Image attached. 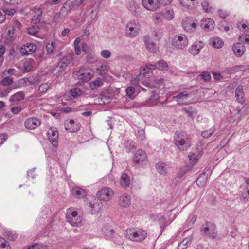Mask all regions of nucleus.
Segmentation results:
<instances>
[{
	"instance_id": "nucleus-1",
	"label": "nucleus",
	"mask_w": 249,
	"mask_h": 249,
	"mask_svg": "<svg viewBox=\"0 0 249 249\" xmlns=\"http://www.w3.org/2000/svg\"><path fill=\"white\" fill-rule=\"evenodd\" d=\"M175 143L178 148L182 151H187L191 145L188 136L184 132L177 134L175 138Z\"/></svg>"
},
{
	"instance_id": "nucleus-2",
	"label": "nucleus",
	"mask_w": 249,
	"mask_h": 249,
	"mask_svg": "<svg viewBox=\"0 0 249 249\" xmlns=\"http://www.w3.org/2000/svg\"><path fill=\"white\" fill-rule=\"evenodd\" d=\"M72 59L71 54H68L63 57L53 70V73L55 75H61L67 69Z\"/></svg>"
},
{
	"instance_id": "nucleus-3",
	"label": "nucleus",
	"mask_w": 249,
	"mask_h": 249,
	"mask_svg": "<svg viewBox=\"0 0 249 249\" xmlns=\"http://www.w3.org/2000/svg\"><path fill=\"white\" fill-rule=\"evenodd\" d=\"M200 232L203 236H208L212 239H214L217 234L216 226L213 223L207 222L201 226Z\"/></svg>"
},
{
	"instance_id": "nucleus-4",
	"label": "nucleus",
	"mask_w": 249,
	"mask_h": 249,
	"mask_svg": "<svg viewBox=\"0 0 249 249\" xmlns=\"http://www.w3.org/2000/svg\"><path fill=\"white\" fill-rule=\"evenodd\" d=\"M147 235V233L143 231H136L134 229H127L125 233L126 238L136 242H140L144 240Z\"/></svg>"
},
{
	"instance_id": "nucleus-5",
	"label": "nucleus",
	"mask_w": 249,
	"mask_h": 249,
	"mask_svg": "<svg viewBox=\"0 0 249 249\" xmlns=\"http://www.w3.org/2000/svg\"><path fill=\"white\" fill-rule=\"evenodd\" d=\"M93 74L89 69L82 68L78 71L73 72V76L77 78L81 82H87L89 81L92 76Z\"/></svg>"
},
{
	"instance_id": "nucleus-6",
	"label": "nucleus",
	"mask_w": 249,
	"mask_h": 249,
	"mask_svg": "<svg viewBox=\"0 0 249 249\" xmlns=\"http://www.w3.org/2000/svg\"><path fill=\"white\" fill-rule=\"evenodd\" d=\"M78 213L76 211L71 210H67L66 218L67 221L73 227H79L81 225V219L78 216Z\"/></svg>"
},
{
	"instance_id": "nucleus-7",
	"label": "nucleus",
	"mask_w": 249,
	"mask_h": 249,
	"mask_svg": "<svg viewBox=\"0 0 249 249\" xmlns=\"http://www.w3.org/2000/svg\"><path fill=\"white\" fill-rule=\"evenodd\" d=\"M140 25L135 21L128 22L126 26L125 34L129 38H133L138 34Z\"/></svg>"
},
{
	"instance_id": "nucleus-8",
	"label": "nucleus",
	"mask_w": 249,
	"mask_h": 249,
	"mask_svg": "<svg viewBox=\"0 0 249 249\" xmlns=\"http://www.w3.org/2000/svg\"><path fill=\"white\" fill-rule=\"evenodd\" d=\"M188 43L187 37L183 34L178 35L173 38L172 44L177 49H183L185 48Z\"/></svg>"
},
{
	"instance_id": "nucleus-9",
	"label": "nucleus",
	"mask_w": 249,
	"mask_h": 249,
	"mask_svg": "<svg viewBox=\"0 0 249 249\" xmlns=\"http://www.w3.org/2000/svg\"><path fill=\"white\" fill-rule=\"evenodd\" d=\"M113 195V190L109 187H104L97 193V196L102 200L107 201L111 199Z\"/></svg>"
},
{
	"instance_id": "nucleus-10",
	"label": "nucleus",
	"mask_w": 249,
	"mask_h": 249,
	"mask_svg": "<svg viewBox=\"0 0 249 249\" xmlns=\"http://www.w3.org/2000/svg\"><path fill=\"white\" fill-rule=\"evenodd\" d=\"M41 124V121L39 119L36 117L29 118L26 119L24 122L25 127L28 129L33 130Z\"/></svg>"
},
{
	"instance_id": "nucleus-11",
	"label": "nucleus",
	"mask_w": 249,
	"mask_h": 249,
	"mask_svg": "<svg viewBox=\"0 0 249 249\" xmlns=\"http://www.w3.org/2000/svg\"><path fill=\"white\" fill-rule=\"evenodd\" d=\"M147 160V155L142 149L137 150L133 157V162L136 164H141L146 161Z\"/></svg>"
},
{
	"instance_id": "nucleus-12",
	"label": "nucleus",
	"mask_w": 249,
	"mask_h": 249,
	"mask_svg": "<svg viewBox=\"0 0 249 249\" xmlns=\"http://www.w3.org/2000/svg\"><path fill=\"white\" fill-rule=\"evenodd\" d=\"M36 50V46L33 43H27L21 47L20 52L23 55H29L34 53Z\"/></svg>"
},
{
	"instance_id": "nucleus-13",
	"label": "nucleus",
	"mask_w": 249,
	"mask_h": 249,
	"mask_svg": "<svg viewBox=\"0 0 249 249\" xmlns=\"http://www.w3.org/2000/svg\"><path fill=\"white\" fill-rule=\"evenodd\" d=\"M192 93L195 95L196 93V91H194L190 93H187L186 91H183L179 93L177 95L174 96L173 98L174 99H176L178 105H180L186 102L188 96L191 95Z\"/></svg>"
},
{
	"instance_id": "nucleus-14",
	"label": "nucleus",
	"mask_w": 249,
	"mask_h": 249,
	"mask_svg": "<svg viewBox=\"0 0 249 249\" xmlns=\"http://www.w3.org/2000/svg\"><path fill=\"white\" fill-rule=\"evenodd\" d=\"M118 203L122 207H128L131 204L130 196L126 193L123 194L119 196Z\"/></svg>"
},
{
	"instance_id": "nucleus-15",
	"label": "nucleus",
	"mask_w": 249,
	"mask_h": 249,
	"mask_svg": "<svg viewBox=\"0 0 249 249\" xmlns=\"http://www.w3.org/2000/svg\"><path fill=\"white\" fill-rule=\"evenodd\" d=\"M204 45L201 41L195 42L189 49V52L194 56L199 54L200 50L203 48Z\"/></svg>"
},
{
	"instance_id": "nucleus-16",
	"label": "nucleus",
	"mask_w": 249,
	"mask_h": 249,
	"mask_svg": "<svg viewBox=\"0 0 249 249\" xmlns=\"http://www.w3.org/2000/svg\"><path fill=\"white\" fill-rule=\"evenodd\" d=\"M71 192L72 195L77 198H82L86 196V191L85 190L78 186L72 187L71 190Z\"/></svg>"
},
{
	"instance_id": "nucleus-17",
	"label": "nucleus",
	"mask_w": 249,
	"mask_h": 249,
	"mask_svg": "<svg viewBox=\"0 0 249 249\" xmlns=\"http://www.w3.org/2000/svg\"><path fill=\"white\" fill-rule=\"evenodd\" d=\"M25 95L23 92H18L13 95L10 97L9 101L11 103L10 105L18 104L19 102L24 99Z\"/></svg>"
},
{
	"instance_id": "nucleus-18",
	"label": "nucleus",
	"mask_w": 249,
	"mask_h": 249,
	"mask_svg": "<svg viewBox=\"0 0 249 249\" xmlns=\"http://www.w3.org/2000/svg\"><path fill=\"white\" fill-rule=\"evenodd\" d=\"M232 50L236 56H241L244 54L246 49L242 43L238 42L233 45Z\"/></svg>"
},
{
	"instance_id": "nucleus-19",
	"label": "nucleus",
	"mask_w": 249,
	"mask_h": 249,
	"mask_svg": "<svg viewBox=\"0 0 249 249\" xmlns=\"http://www.w3.org/2000/svg\"><path fill=\"white\" fill-rule=\"evenodd\" d=\"M200 26L203 29L209 31L213 29L214 22L210 18H205L202 20Z\"/></svg>"
},
{
	"instance_id": "nucleus-20",
	"label": "nucleus",
	"mask_w": 249,
	"mask_h": 249,
	"mask_svg": "<svg viewBox=\"0 0 249 249\" xmlns=\"http://www.w3.org/2000/svg\"><path fill=\"white\" fill-rule=\"evenodd\" d=\"M102 206V203L99 200H96V201L93 203H89V207L90 209V213L92 214L98 213L101 211Z\"/></svg>"
},
{
	"instance_id": "nucleus-21",
	"label": "nucleus",
	"mask_w": 249,
	"mask_h": 249,
	"mask_svg": "<svg viewBox=\"0 0 249 249\" xmlns=\"http://www.w3.org/2000/svg\"><path fill=\"white\" fill-rule=\"evenodd\" d=\"M33 18L32 20L33 24H37L40 23V18L42 15V10L40 8H34L33 10Z\"/></svg>"
},
{
	"instance_id": "nucleus-22",
	"label": "nucleus",
	"mask_w": 249,
	"mask_h": 249,
	"mask_svg": "<svg viewBox=\"0 0 249 249\" xmlns=\"http://www.w3.org/2000/svg\"><path fill=\"white\" fill-rule=\"evenodd\" d=\"M144 43L146 48L151 52L155 53L157 51V47L154 42L150 38L149 36L144 37Z\"/></svg>"
},
{
	"instance_id": "nucleus-23",
	"label": "nucleus",
	"mask_w": 249,
	"mask_h": 249,
	"mask_svg": "<svg viewBox=\"0 0 249 249\" xmlns=\"http://www.w3.org/2000/svg\"><path fill=\"white\" fill-rule=\"evenodd\" d=\"M120 183L121 186L124 188H127L129 187L130 185V179L128 174L124 173L122 175Z\"/></svg>"
},
{
	"instance_id": "nucleus-24",
	"label": "nucleus",
	"mask_w": 249,
	"mask_h": 249,
	"mask_svg": "<svg viewBox=\"0 0 249 249\" xmlns=\"http://www.w3.org/2000/svg\"><path fill=\"white\" fill-rule=\"evenodd\" d=\"M235 96L239 103H243L244 99V92L242 86H238L235 90Z\"/></svg>"
},
{
	"instance_id": "nucleus-25",
	"label": "nucleus",
	"mask_w": 249,
	"mask_h": 249,
	"mask_svg": "<svg viewBox=\"0 0 249 249\" xmlns=\"http://www.w3.org/2000/svg\"><path fill=\"white\" fill-rule=\"evenodd\" d=\"M102 232L107 238L113 237L114 230L109 225H106L102 228Z\"/></svg>"
},
{
	"instance_id": "nucleus-26",
	"label": "nucleus",
	"mask_w": 249,
	"mask_h": 249,
	"mask_svg": "<svg viewBox=\"0 0 249 249\" xmlns=\"http://www.w3.org/2000/svg\"><path fill=\"white\" fill-rule=\"evenodd\" d=\"M75 4L76 1L74 0H67V2L65 3L61 10L63 11V9H65L66 10V12L69 13L72 8L76 7Z\"/></svg>"
},
{
	"instance_id": "nucleus-27",
	"label": "nucleus",
	"mask_w": 249,
	"mask_h": 249,
	"mask_svg": "<svg viewBox=\"0 0 249 249\" xmlns=\"http://www.w3.org/2000/svg\"><path fill=\"white\" fill-rule=\"evenodd\" d=\"M208 179L207 175L206 172H203L197 179V184L200 187L203 186L207 182Z\"/></svg>"
},
{
	"instance_id": "nucleus-28",
	"label": "nucleus",
	"mask_w": 249,
	"mask_h": 249,
	"mask_svg": "<svg viewBox=\"0 0 249 249\" xmlns=\"http://www.w3.org/2000/svg\"><path fill=\"white\" fill-rule=\"evenodd\" d=\"M109 69V68L107 65L102 64L97 68L96 72L100 75H104L108 71Z\"/></svg>"
},
{
	"instance_id": "nucleus-29",
	"label": "nucleus",
	"mask_w": 249,
	"mask_h": 249,
	"mask_svg": "<svg viewBox=\"0 0 249 249\" xmlns=\"http://www.w3.org/2000/svg\"><path fill=\"white\" fill-rule=\"evenodd\" d=\"M154 23L156 24H159L162 22V19L164 17V14L162 12H157L154 15Z\"/></svg>"
},
{
	"instance_id": "nucleus-30",
	"label": "nucleus",
	"mask_w": 249,
	"mask_h": 249,
	"mask_svg": "<svg viewBox=\"0 0 249 249\" xmlns=\"http://www.w3.org/2000/svg\"><path fill=\"white\" fill-rule=\"evenodd\" d=\"M156 169L158 171H167L169 170V166L165 163L159 162L155 164Z\"/></svg>"
},
{
	"instance_id": "nucleus-31",
	"label": "nucleus",
	"mask_w": 249,
	"mask_h": 249,
	"mask_svg": "<svg viewBox=\"0 0 249 249\" xmlns=\"http://www.w3.org/2000/svg\"><path fill=\"white\" fill-rule=\"evenodd\" d=\"M3 78L1 81V84L4 86H8L11 85L14 82L13 78L10 76H4Z\"/></svg>"
},
{
	"instance_id": "nucleus-32",
	"label": "nucleus",
	"mask_w": 249,
	"mask_h": 249,
	"mask_svg": "<svg viewBox=\"0 0 249 249\" xmlns=\"http://www.w3.org/2000/svg\"><path fill=\"white\" fill-rule=\"evenodd\" d=\"M139 6L135 2H131L130 4V10L135 16H138L139 13Z\"/></svg>"
},
{
	"instance_id": "nucleus-33",
	"label": "nucleus",
	"mask_w": 249,
	"mask_h": 249,
	"mask_svg": "<svg viewBox=\"0 0 249 249\" xmlns=\"http://www.w3.org/2000/svg\"><path fill=\"white\" fill-rule=\"evenodd\" d=\"M103 85V82L100 78L92 81L90 83V87L92 89H95Z\"/></svg>"
},
{
	"instance_id": "nucleus-34",
	"label": "nucleus",
	"mask_w": 249,
	"mask_h": 249,
	"mask_svg": "<svg viewBox=\"0 0 249 249\" xmlns=\"http://www.w3.org/2000/svg\"><path fill=\"white\" fill-rule=\"evenodd\" d=\"M212 44L214 48H220L222 47L223 43L220 38L215 37L213 39Z\"/></svg>"
},
{
	"instance_id": "nucleus-35",
	"label": "nucleus",
	"mask_w": 249,
	"mask_h": 249,
	"mask_svg": "<svg viewBox=\"0 0 249 249\" xmlns=\"http://www.w3.org/2000/svg\"><path fill=\"white\" fill-rule=\"evenodd\" d=\"M1 10L4 13L5 17L6 16H12L16 13V10L14 8H8L3 7L1 8Z\"/></svg>"
},
{
	"instance_id": "nucleus-36",
	"label": "nucleus",
	"mask_w": 249,
	"mask_h": 249,
	"mask_svg": "<svg viewBox=\"0 0 249 249\" xmlns=\"http://www.w3.org/2000/svg\"><path fill=\"white\" fill-rule=\"evenodd\" d=\"M155 67L161 70H164L168 68V65L165 61L161 60L156 63Z\"/></svg>"
},
{
	"instance_id": "nucleus-37",
	"label": "nucleus",
	"mask_w": 249,
	"mask_h": 249,
	"mask_svg": "<svg viewBox=\"0 0 249 249\" xmlns=\"http://www.w3.org/2000/svg\"><path fill=\"white\" fill-rule=\"evenodd\" d=\"M4 236L7 239L11 240H14L17 237V235L13 231L9 230L5 231Z\"/></svg>"
},
{
	"instance_id": "nucleus-38",
	"label": "nucleus",
	"mask_w": 249,
	"mask_h": 249,
	"mask_svg": "<svg viewBox=\"0 0 249 249\" xmlns=\"http://www.w3.org/2000/svg\"><path fill=\"white\" fill-rule=\"evenodd\" d=\"M6 37L7 38H12L14 34V28L13 26H9L6 28Z\"/></svg>"
},
{
	"instance_id": "nucleus-39",
	"label": "nucleus",
	"mask_w": 249,
	"mask_h": 249,
	"mask_svg": "<svg viewBox=\"0 0 249 249\" xmlns=\"http://www.w3.org/2000/svg\"><path fill=\"white\" fill-rule=\"evenodd\" d=\"M39 28L37 25H34L28 29V33L32 35H36L38 33Z\"/></svg>"
},
{
	"instance_id": "nucleus-40",
	"label": "nucleus",
	"mask_w": 249,
	"mask_h": 249,
	"mask_svg": "<svg viewBox=\"0 0 249 249\" xmlns=\"http://www.w3.org/2000/svg\"><path fill=\"white\" fill-rule=\"evenodd\" d=\"M214 131V128H211L209 130L202 131L201 132V135L204 138H208L213 134Z\"/></svg>"
},
{
	"instance_id": "nucleus-41",
	"label": "nucleus",
	"mask_w": 249,
	"mask_h": 249,
	"mask_svg": "<svg viewBox=\"0 0 249 249\" xmlns=\"http://www.w3.org/2000/svg\"><path fill=\"white\" fill-rule=\"evenodd\" d=\"M188 157L190 162V164H191V166H193L198 160L196 155H195L193 153H190L188 154Z\"/></svg>"
},
{
	"instance_id": "nucleus-42",
	"label": "nucleus",
	"mask_w": 249,
	"mask_h": 249,
	"mask_svg": "<svg viewBox=\"0 0 249 249\" xmlns=\"http://www.w3.org/2000/svg\"><path fill=\"white\" fill-rule=\"evenodd\" d=\"M203 9L207 13H211L213 11V8L210 6L209 3L207 1H203L202 3Z\"/></svg>"
},
{
	"instance_id": "nucleus-43",
	"label": "nucleus",
	"mask_w": 249,
	"mask_h": 249,
	"mask_svg": "<svg viewBox=\"0 0 249 249\" xmlns=\"http://www.w3.org/2000/svg\"><path fill=\"white\" fill-rule=\"evenodd\" d=\"M0 249H10L8 243L1 238H0Z\"/></svg>"
},
{
	"instance_id": "nucleus-44",
	"label": "nucleus",
	"mask_w": 249,
	"mask_h": 249,
	"mask_svg": "<svg viewBox=\"0 0 249 249\" xmlns=\"http://www.w3.org/2000/svg\"><path fill=\"white\" fill-rule=\"evenodd\" d=\"M164 17L167 20H172L174 17L173 10L172 9L167 10L164 14Z\"/></svg>"
},
{
	"instance_id": "nucleus-45",
	"label": "nucleus",
	"mask_w": 249,
	"mask_h": 249,
	"mask_svg": "<svg viewBox=\"0 0 249 249\" xmlns=\"http://www.w3.org/2000/svg\"><path fill=\"white\" fill-rule=\"evenodd\" d=\"M24 69L26 72L31 71L32 69V62L31 60H28L24 63Z\"/></svg>"
},
{
	"instance_id": "nucleus-46",
	"label": "nucleus",
	"mask_w": 249,
	"mask_h": 249,
	"mask_svg": "<svg viewBox=\"0 0 249 249\" xmlns=\"http://www.w3.org/2000/svg\"><path fill=\"white\" fill-rule=\"evenodd\" d=\"M200 76L205 81H208L211 78V76L208 71H203L200 75Z\"/></svg>"
},
{
	"instance_id": "nucleus-47",
	"label": "nucleus",
	"mask_w": 249,
	"mask_h": 249,
	"mask_svg": "<svg viewBox=\"0 0 249 249\" xmlns=\"http://www.w3.org/2000/svg\"><path fill=\"white\" fill-rule=\"evenodd\" d=\"M135 89L132 87H128L126 89V95L130 98H133Z\"/></svg>"
},
{
	"instance_id": "nucleus-48",
	"label": "nucleus",
	"mask_w": 249,
	"mask_h": 249,
	"mask_svg": "<svg viewBox=\"0 0 249 249\" xmlns=\"http://www.w3.org/2000/svg\"><path fill=\"white\" fill-rule=\"evenodd\" d=\"M46 48L48 54L53 53L55 48V43L52 42L51 44L47 45Z\"/></svg>"
},
{
	"instance_id": "nucleus-49",
	"label": "nucleus",
	"mask_w": 249,
	"mask_h": 249,
	"mask_svg": "<svg viewBox=\"0 0 249 249\" xmlns=\"http://www.w3.org/2000/svg\"><path fill=\"white\" fill-rule=\"evenodd\" d=\"M180 3L184 7L186 8H189L191 7V3L189 0H179ZM195 0H190L191 2H193Z\"/></svg>"
},
{
	"instance_id": "nucleus-50",
	"label": "nucleus",
	"mask_w": 249,
	"mask_h": 249,
	"mask_svg": "<svg viewBox=\"0 0 249 249\" xmlns=\"http://www.w3.org/2000/svg\"><path fill=\"white\" fill-rule=\"evenodd\" d=\"M100 54L104 58H109L111 56V52L108 50H104L101 52Z\"/></svg>"
},
{
	"instance_id": "nucleus-51",
	"label": "nucleus",
	"mask_w": 249,
	"mask_h": 249,
	"mask_svg": "<svg viewBox=\"0 0 249 249\" xmlns=\"http://www.w3.org/2000/svg\"><path fill=\"white\" fill-rule=\"evenodd\" d=\"M71 94L73 97H76V96H79L81 94V90L79 89L78 88H74L71 90L70 91Z\"/></svg>"
},
{
	"instance_id": "nucleus-52",
	"label": "nucleus",
	"mask_w": 249,
	"mask_h": 249,
	"mask_svg": "<svg viewBox=\"0 0 249 249\" xmlns=\"http://www.w3.org/2000/svg\"><path fill=\"white\" fill-rule=\"evenodd\" d=\"M191 238H186L184 239L178 246V249H180V248L182 247V246H186L188 243H191Z\"/></svg>"
},
{
	"instance_id": "nucleus-53",
	"label": "nucleus",
	"mask_w": 249,
	"mask_h": 249,
	"mask_svg": "<svg viewBox=\"0 0 249 249\" xmlns=\"http://www.w3.org/2000/svg\"><path fill=\"white\" fill-rule=\"evenodd\" d=\"M49 89V86L47 83L41 84L39 88V91L41 93L45 92Z\"/></svg>"
},
{
	"instance_id": "nucleus-54",
	"label": "nucleus",
	"mask_w": 249,
	"mask_h": 249,
	"mask_svg": "<svg viewBox=\"0 0 249 249\" xmlns=\"http://www.w3.org/2000/svg\"><path fill=\"white\" fill-rule=\"evenodd\" d=\"M182 27L186 31L191 32V22H183Z\"/></svg>"
},
{
	"instance_id": "nucleus-55",
	"label": "nucleus",
	"mask_w": 249,
	"mask_h": 249,
	"mask_svg": "<svg viewBox=\"0 0 249 249\" xmlns=\"http://www.w3.org/2000/svg\"><path fill=\"white\" fill-rule=\"evenodd\" d=\"M58 138H55V137H50V136L49 137V139L50 142L52 143L54 147H56L58 146V142H57Z\"/></svg>"
},
{
	"instance_id": "nucleus-56",
	"label": "nucleus",
	"mask_w": 249,
	"mask_h": 249,
	"mask_svg": "<svg viewBox=\"0 0 249 249\" xmlns=\"http://www.w3.org/2000/svg\"><path fill=\"white\" fill-rule=\"evenodd\" d=\"M21 107L20 106L14 107L11 108V111L13 114H17L21 110Z\"/></svg>"
},
{
	"instance_id": "nucleus-57",
	"label": "nucleus",
	"mask_w": 249,
	"mask_h": 249,
	"mask_svg": "<svg viewBox=\"0 0 249 249\" xmlns=\"http://www.w3.org/2000/svg\"><path fill=\"white\" fill-rule=\"evenodd\" d=\"M2 1L5 3L10 4H18L20 2V0H2Z\"/></svg>"
},
{
	"instance_id": "nucleus-58",
	"label": "nucleus",
	"mask_w": 249,
	"mask_h": 249,
	"mask_svg": "<svg viewBox=\"0 0 249 249\" xmlns=\"http://www.w3.org/2000/svg\"><path fill=\"white\" fill-rule=\"evenodd\" d=\"M138 137L141 140H144L145 139V133L143 129H141L138 131Z\"/></svg>"
},
{
	"instance_id": "nucleus-59",
	"label": "nucleus",
	"mask_w": 249,
	"mask_h": 249,
	"mask_svg": "<svg viewBox=\"0 0 249 249\" xmlns=\"http://www.w3.org/2000/svg\"><path fill=\"white\" fill-rule=\"evenodd\" d=\"M15 71L14 69H9L8 70L5 71L2 73V77H4V76H6L8 75H11L13 74L14 71Z\"/></svg>"
},
{
	"instance_id": "nucleus-60",
	"label": "nucleus",
	"mask_w": 249,
	"mask_h": 249,
	"mask_svg": "<svg viewBox=\"0 0 249 249\" xmlns=\"http://www.w3.org/2000/svg\"><path fill=\"white\" fill-rule=\"evenodd\" d=\"M157 3L159 4V5L160 4H162L163 5H167L169 4H170L172 0H157ZM160 7L159 6V8Z\"/></svg>"
},
{
	"instance_id": "nucleus-61",
	"label": "nucleus",
	"mask_w": 249,
	"mask_h": 249,
	"mask_svg": "<svg viewBox=\"0 0 249 249\" xmlns=\"http://www.w3.org/2000/svg\"><path fill=\"white\" fill-rule=\"evenodd\" d=\"M154 36L156 38L159 39L162 36V32L160 29L156 30L154 31Z\"/></svg>"
},
{
	"instance_id": "nucleus-62",
	"label": "nucleus",
	"mask_w": 249,
	"mask_h": 249,
	"mask_svg": "<svg viewBox=\"0 0 249 249\" xmlns=\"http://www.w3.org/2000/svg\"><path fill=\"white\" fill-rule=\"evenodd\" d=\"M7 139V136L6 134H0V145L2 144Z\"/></svg>"
},
{
	"instance_id": "nucleus-63",
	"label": "nucleus",
	"mask_w": 249,
	"mask_h": 249,
	"mask_svg": "<svg viewBox=\"0 0 249 249\" xmlns=\"http://www.w3.org/2000/svg\"><path fill=\"white\" fill-rule=\"evenodd\" d=\"M191 108L187 109V108H183V110L185 111V112L191 117H193L194 115V111L192 110H190Z\"/></svg>"
},
{
	"instance_id": "nucleus-64",
	"label": "nucleus",
	"mask_w": 249,
	"mask_h": 249,
	"mask_svg": "<svg viewBox=\"0 0 249 249\" xmlns=\"http://www.w3.org/2000/svg\"><path fill=\"white\" fill-rule=\"evenodd\" d=\"M213 78L217 80H219L222 78V76H221V74L219 72H213Z\"/></svg>"
}]
</instances>
